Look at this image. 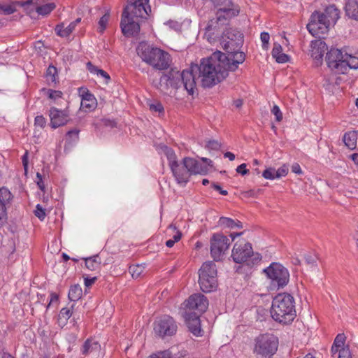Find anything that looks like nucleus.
<instances>
[{
    "label": "nucleus",
    "mask_w": 358,
    "mask_h": 358,
    "mask_svg": "<svg viewBox=\"0 0 358 358\" xmlns=\"http://www.w3.org/2000/svg\"><path fill=\"white\" fill-rule=\"evenodd\" d=\"M226 44L223 48L226 53L217 51L209 57L201 59V72L204 77L203 83L210 88L222 82L228 76V71H236L238 65L245 59L243 52L239 50L242 46L241 39Z\"/></svg>",
    "instance_id": "obj_1"
},
{
    "label": "nucleus",
    "mask_w": 358,
    "mask_h": 358,
    "mask_svg": "<svg viewBox=\"0 0 358 358\" xmlns=\"http://www.w3.org/2000/svg\"><path fill=\"white\" fill-rule=\"evenodd\" d=\"M201 61L199 64H192L189 69L183 70L182 73L171 69L160 78L159 89L164 92L169 87L179 89L183 87L187 93L193 95L196 90V76L201 79L203 87H207L203 83V76L201 72Z\"/></svg>",
    "instance_id": "obj_2"
},
{
    "label": "nucleus",
    "mask_w": 358,
    "mask_h": 358,
    "mask_svg": "<svg viewBox=\"0 0 358 358\" xmlns=\"http://www.w3.org/2000/svg\"><path fill=\"white\" fill-rule=\"evenodd\" d=\"M271 315L278 323L292 322L296 316L294 297L288 293L278 294L272 301Z\"/></svg>",
    "instance_id": "obj_3"
},
{
    "label": "nucleus",
    "mask_w": 358,
    "mask_h": 358,
    "mask_svg": "<svg viewBox=\"0 0 358 358\" xmlns=\"http://www.w3.org/2000/svg\"><path fill=\"white\" fill-rule=\"evenodd\" d=\"M138 55L141 59L157 70L167 69L171 63V57L166 52L141 42L136 48Z\"/></svg>",
    "instance_id": "obj_4"
},
{
    "label": "nucleus",
    "mask_w": 358,
    "mask_h": 358,
    "mask_svg": "<svg viewBox=\"0 0 358 358\" xmlns=\"http://www.w3.org/2000/svg\"><path fill=\"white\" fill-rule=\"evenodd\" d=\"M136 9L131 5H127L122 14L120 27L123 34L131 36L137 34L140 31V22L149 16L148 8Z\"/></svg>",
    "instance_id": "obj_5"
},
{
    "label": "nucleus",
    "mask_w": 358,
    "mask_h": 358,
    "mask_svg": "<svg viewBox=\"0 0 358 358\" xmlns=\"http://www.w3.org/2000/svg\"><path fill=\"white\" fill-rule=\"evenodd\" d=\"M215 4L220 8L216 12V17L208 22L207 30L211 31L220 29L227 25L229 20L238 15L239 10L231 0H214Z\"/></svg>",
    "instance_id": "obj_6"
},
{
    "label": "nucleus",
    "mask_w": 358,
    "mask_h": 358,
    "mask_svg": "<svg viewBox=\"0 0 358 358\" xmlns=\"http://www.w3.org/2000/svg\"><path fill=\"white\" fill-rule=\"evenodd\" d=\"M278 338L272 334H260L255 339L253 353L263 358H271L277 352Z\"/></svg>",
    "instance_id": "obj_7"
},
{
    "label": "nucleus",
    "mask_w": 358,
    "mask_h": 358,
    "mask_svg": "<svg viewBox=\"0 0 358 358\" xmlns=\"http://www.w3.org/2000/svg\"><path fill=\"white\" fill-rule=\"evenodd\" d=\"M199 283L203 292H210L216 288L217 268L213 262L209 261L203 264L199 271Z\"/></svg>",
    "instance_id": "obj_8"
},
{
    "label": "nucleus",
    "mask_w": 358,
    "mask_h": 358,
    "mask_svg": "<svg viewBox=\"0 0 358 358\" xmlns=\"http://www.w3.org/2000/svg\"><path fill=\"white\" fill-rule=\"evenodd\" d=\"M166 155L169 161V166L176 181L179 184L185 185L191 176L185 166L183 160L180 163L178 162L176 153L171 148H166Z\"/></svg>",
    "instance_id": "obj_9"
},
{
    "label": "nucleus",
    "mask_w": 358,
    "mask_h": 358,
    "mask_svg": "<svg viewBox=\"0 0 358 358\" xmlns=\"http://www.w3.org/2000/svg\"><path fill=\"white\" fill-rule=\"evenodd\" d=\"M177 329L175 320L169 315L158 318L153 324L155 334L161 338L172 336L176 333Z\"/></svg>",
    "instance_id": "obj_10"
},
{
    "label": "nucleus",
    "mask_w": 358,
    "mask_h": 358,
    "mask_svg": "<svg viewBox=\"0 0 358 358\" xmlns=\"http://www.w3.org/2000/svg\"><path fill=\"white\" fill-rule=\"evenodd\" d=\"M264 272L272 280V283L276 285L278 288L285 287L289 282V272L280 264L272 263L264 270Z\"/></svg>",
    "instance_id": "obj_11"
},
{
    "label": "nucleus",
    "mask_w": 358,
    "mask_h": 358,
    "mask_svg": "<svg viewBox=\"0 0 358 358\" xmlns=\"http://www.w3.org/2000/svg\"><path fill=\"white\" fill-rule=\"evenodd\" d=\"M210 255L214 261H220L228 250L229 239L222 234H214L210 240Z\"/></svg>",
    "instance_id": "obj_12"
},
{
    "label": "nucleus",
    "mask_w": 358,
    "mask_h": 358,
    "mask_svg": "<svg viewBox=\"0 0 358 358\" xmlns=\"http://www.w3.org/2000/svg\"><path fill=\"white\" fill-rule=\"evenodd\" d=\"M346 52L343 50L331 48L327 52L326 61L328 67L335 73L343 74Z\"/></svg>",
    "instance_id": "obj_13"
},
{
    "label": "nucleus",
    "mask_w": 358,
    "mask_h": 358,
    "mask_svg": "<svg viewBox=\"0 0 358 358\" xmlns=\"http://www.w3.org/2000/svg\"><path fill=\"white\" fill-rule=\"evenodd\" d=\"M323 17L320 11L312 13L309 23L307 24V29L313 36L321 37V35L327 34L332 27Z\"/></svg>",
    "instance_id": "obj_14"
},
{
    "label": "nucleus",
    "mask_w": 358,
    "mask_h": 358,
    "mask_svg": "<svg viewBox=\"0 0 358 358\" xmlns=\"http://www.w3.org/2000/svg\"><path fill=\"white\" fill-rule=\"evenodd\" d=\"M185 306L189 309L187 312L196 310V313L202 314L208 307V301L207 298L201 294H194L191 295L185 301Z\"/></svg>",
    "instance_id": "obj_15"
},
{
    "label": "nucleus",
    "mask_w": 358,
    "mask_h": 358,
    "mask_svg": "<svg viewBox=\"0 0 358 358\" xmlns=\"http://www.w3.org/2000/svg\"><path fill=\"white\" fill-rule=\"evenodd\" d=\"M252 245L249 243H236L232 250L231 257L236 263H242L252 255Z\"/></svg>",
    "instance_id": "obj_16"
},
{
    "label": "nucleus",
    "mask_w": 358,
    "mask_h": 358,
    "mask_svg": "<svg viewBox=\"0 0 358 358\" xmlns=\"http://www.w3.org/2000/svg\"><path fill=\"white\" fill-rule=\"evenodd\" d=\"M49 117L50 119V127L56 129L66 124L69 121V113L65 110H59L55 107H52L49 110Z\"/></svg>",
    "instance_id": "obj_17"
},
{
    "label": "nucleus",
    "mask_w": 358,
    "mask_h": 358,
    "mask_svg": "<svg viewBox=\"0 0 358 358\" xmlns=\"http://www.w3.org/2000/svg\"><path fill=\"white\" fill-rule=\"evenodd\" d=\"M78 92L81 97L80 109L85 112H90L94 110L97 103L94 95L85 87H80Z\"/></svg>",
    "instance_id": "obj_18"
},
{
    "label": "nucleus",
    "mask_w": 358,
    "mask_h": 358,
    "mask_svg": "<svg viewBox=\"0 0 358 358\" xmlns=\"http://www.w3.org/2000/svg\"><path fill=\"white\" fill-rule=\"evenodd\" d=\"M199 313L185 311L184 317L189 330L196 336H201Z\"/></svg>",
    "instance_id": "obj_19"
},
{
    "label": "nucleus",
    "mask_w": 358,
    "mask_h": 358,
    "mask_svg": "<svg viewBox=\"0 0 358 358\" xmlns=\"http://www.w3.org/2000/svg\"><path fill=\"white\" fill-rule=\"evenodd\" d=\"M12 199V194L7 188L2 187L0 189V227L6 221V208Z\"/></svg>",
    "instance_id": "obj_20"
},
{
    "label": "nucleus",
    "mask_w": 358,
    "mask_h": 358,
    "mask_svg": "<svg viewBox=\"0 0 358 358\" xmlns=\"http://www.w3.org/2000/svg\"><path fill=\"white\" fill-rule=\"evenodd\" d=\"M21 6L25 7L26 8H29V6H31V10H35L39 15H47L55 8L56 5L55 3H48L40 5L38 0L35 1L33 0H28L21 3Z\"/></svg>",
    "instance_id": "obj_21"
},
{
    "label": "nucleus",
    "mask_w": 358,
    "mask_h": 358,
    "mask_svg": "<svg viewBox=\"0 0 358 358\" xmlns=\"http://www.w3.org/2000/svg\"><path fill=\"white\" fill-rule=\"evenodd\" d=\"M311 57L313 59L316 60L317 63H321L324 54L327 50L328 48L324 41L317 39L311 42Z\"/></svg>",
    "instance_id": "obj_22"
},
{
    "label": "nucleus",
    "mask_w": 358,
    "mask_h": 358,
    "mask_svg": "<svg viewBox=\"0 0 358 358\" xmlns=\"http://www.w3.org/2000/svg\"><path fill=\"white\" fill-rule=\"evenodd\" d=\"M182 160L190 176L193 174H204L208 171L207 165H202L199 162L193 158L185 157Z\"/></svg>",
    "instance_id": "obj_23"
},
{
    "label": "nucleus",
    "mask_w": 358,
    "mask_h": 358,
    "mask_svg": "<svg viewBox=\"0 0 358 358\" xmlns=\"http://www.w3.org/2000/svg\"><path fill=\"white\" fill-rule=\"evenodd\" d=\"M323 18L331 26H334L337 20L340 18V10L335 5L327 6L324 12H320Z\"/></svg>",
    "instance_id": "obj_24"
},
{
    "label": "nucleus",
    "mask_w": 358,
    "mask_h": 358,
    "mask_svg": "<svg viewBox=\"0 0 358 358\" xmlns=\"http://www.w3.org/2000/svg\"><path fill=\"white\" fill-rule=\"evenodd\" d=\"M239 38L243 43V36L240 31L232 28L226 29L223 32V36L222 38V46L223 48H224V45L226 44H229L231 45L230 42H235V41H238Z\"/></svg>",
    "instance_id": "obj_25"
},
{
    "label": "nucleus",
    "mask_w": 358,
    "mask_h": 358,
    "mask_svg": "<svg viewBox=\"0 0 358 358\" xmlns=\"http://www.w3.org/2000/svg\"><path fill=\"white\" fill-rule=\"evenodd\" d=\"M345 9L349 17L358 20V0H348Z\"/></svg>",
    "instance_id": "obj_26"
},
{
    "label": "nucleus",
    "mask_w": 358,
    "mask_h": 358,
    "mask_svg": "<svg viewBox=\"0 0 358 358\" xmlns=\"http://www.w3.org/2000/svg\"><path fill=\"white\" fill-rule=\"evenodd\" d=\"M358 138V134L357 131H352L345 134L343 141L350 150H354L356 148L357 142Z\"/></svg>",
    "instance_id": "obj_27"
},
{
    "label": "nucleus",
    "mask_w": 358,
    "mask_h": 358,
    "mask_svg": "<svg viewBox=\"0 0 358 358\" xmlns=\"http://www.w3.org/2000/svg\"><path fill=\"white\" fill-rule=\"evenodd\" d=\"M23 2L12 1L9 3L0 2V15H8L17 10V6H21Z\"/></svg>",
    "instance_id": "obj_28"
},
{
    "label": "nucleus",
    "mask_w": 358,
    "mask_h": 358,
    "mask_svg": "<svg viewBox=\"0 0 358 358\" xmlns=\"http://www.w3.org/2000/svg\"><path fill=\"white\" fill-rule=\"evenodd\" d=\"M345 61L344 68H343V74L347 73L348 69H358V57L352 56L346 52Z\"/></svg>",
    "instance_id": "obj_29"
},
{
    "label": "nucleus",
    "mask_w": 358,
    "mask_h": 358,
    "mask_svg": "<svg viewBox=\"0 0 358 358\" xmlns=\"http://www.w3.org/2000/svg\"><path fill=\"white\" fill-rule=\"evenodd\" d=\"M74 29L75 27L71 23H70L66 27H64V23H62L55 27V31L59 36L67 37L73 32Z\"/></svg>",
    "instance_id": "obj_30"
},
{
    "label": "nucleus",
    "mask_w": 358,
    "mask_h": 358,
    "mask_svg": "<svg viewBox=\"0 0 358 358\" xmlns=\"http://www.w3.org/2000/svg\"><path fill=\"white\" fill-rule=\"evenodd\" d=\"M82 288L79 285H74L71 287L69 292V299L71 301H76L79 299H80L82 296Z\"/></svg>",
    "instance_id": "obj_31"
},
{
    "label": "nucleus",
    "mask_w": 358,
    "mask_h": 358,
    "mask_svg": "<svg viewBox=\"0 0 358 358\" xmlns=\"http://www.w3.org/2000/svg\"><path fill=\"white\" fill-rule=\"evenodd\" d=\"M85 266L90 271L96 270L100 265L101 261L99 255H94L85 259Z\"/></svg>",
    "instance_id": "obj_32"
},
{
    "label": "nucleus",
    "mask_w": 358,
    "mask_h": 358,
    "mask_svg": "<svg viewBox=\"0 0 358 358\" xmlns=\"http://www.w3.org/2000/svg\"><path fill=\"white\" fill-rule=\"evenodd\" d=\"M99 347L96 342H92L91 340L87 339L83 345V354L87 355L92 351L98 350Z\"/></svg>",
    "instance_id": "obj_33"
},
{
    "label": "nucleus",
    "mask_w": 358,
    "mask_h": 358,
    "mask_svg": "<svg viewBox=\"0 0 358 358\" xmlns=\"http://www.w3.org/2000/svg\"><path fill=\"white\" fill-rule=\"evenodd\" d=\"M149 0H128L127 5H131L135 8L141 10V8H148V12H151V8L148 6L146 7Z\"/></svg>",
    "instance_id": "obj_34"
},
{
    "label": "nucleus",
    "mask_w": 358,
    "mask_h": 358,
    "mask_svg": "<svg viewBox=\"0 0 358 358\" xmlns=\"http://www.w3.org/2000/svg\"><path fill=\"white\" fill-rule=\"evenodd\" d=\"M218 224L222 227L234 229L235 228V220L229 217H222L219 220Z\"/></svg>",
    "instance_id": "obj_35"
},
{
    "label": "nucleus",
    "mask_w": 358,
    "mask_h": 358,
    "mask_svg": "<svg viewBox=\"0 0 358 358\" xmlns=\"http://www.w3.org/2000/svg\"><path fill=\"white\" fill-rule=\"evenodd\" d=\"M144 271V266L142 265H132L129 267V272L133 278H138Z\"/></svg>",
    "instance_id": "obj_36"
},
{
    "label": "nucleus",
    "mask_w": 358,
    "mask_h": 358,
    "mask_svg": "<svg viewBox=\"0 0 358 358\" xmlns=\"http://www.w3.org/2000/svg\"><path fill=\"white\" fill-rule=\"evenodd\" d=\"M72 313L70 309L67 308H63L59 314V322H63L65 324L66 321L71 317Z\"/></svg>",
    "instance_id": "obj_37"
},
{
    "label": "nucleus",
    "mask_w": 358,
    "mask_h": 358,
    "mask_svg": "<svg viewBox=\"0 0 358 358\" xmlns=\"http://www.w3.org/2000/svg\"><path fill=\"white\" fill-rule=\"evenodd\" d=\"M110 18V14L109 13H105L99 20V27L98 30L100 33H103V31L106 29L107 24Z\"/></svg>",
    "instance_id": "obj_38"
},
{
    "label": "nucleus",
    "mask_w": 358,
    "mask_h": 358,
    "mask_svg": "<svg viewBox=\"0 0 358 358\" xmlns=\"http://www.w3.org/2000/svg\"><path fill=\"white\" fill-rule=\"evenodd\" d=\"M205 148L208 150H219L221 143L216 140H208L206 141Z\"/></svg>",
    "instance_id": "obj_39"
},
{
    "label": "nucleus",
    "mask_w": 358,
    "mask_h": 358,
    "mask_svg": "<svg viewBox=\"0 0 358 358\" xmlns=\"http://www.w3.org/2000/svg\"><path fill=\"white\" fill-rule=\"evenodd\" d=\"M346 337L344 334H339L334 339L333 345L338 348H344Z\"/></svg>",
    "instance_id": "obj_40"
},
{
    "label": "nucleus",
    "mask_w": 358,
    "mask_h": 358,
    "mask_svg": "<svg viewBox=\"0 0 358 358\" xmlns=\"http://www.w3.org/2000/svg\"><path fill=\"white\" fill-rule=\"evenodd\" d=\"M275 169L274 168L270 167L263 171L262 176L265 179L273 180V179L277 178L275 177Z\"/></svg>",
    "instance_id": "obj_41"
},
{
    "label": "nucleus",
    "mask_w": 358,
    "mask_h": 358,
    "mask_svg": "<svg viewBox=\"0 0 358 358\" xmlns=\"http://www.w3.org/2000/svg\"><path fill=\"white\" fill-rule=\"evenodd\" d=\"M47 124L46 119L43 115H37L34 119L35 127L43 129Z\"/></svg>",
    "instance_id": "obj_42"
},
{
    "label": "nucleus",
    "mask_w": 358,
    "mask_h": 358,
    "mask_svg": "<svg viewBox=\"0 0 358 358\" xmlns=\"http://www.w3.org/2000/svg\"><path fill=\"white\" fill-rule=\"evenodd\" d=\"M149 358H172V354L170 350L158 352L149 357Z\"/></svg>",
    "instance_id": "obj_43"
},
{
    "label": "nucleus",
    "mask_w": 358,
    "mask_h": 358,
    "mask_svg": "<svg viewBox=\"0 0 358 358\" xmlns=\"http://www.w3.org/2000/svg\"><path fill=\"white\" fill-rule=\"evenodd\" d=\"M149 108L152 112H158L159 113L164 112V107L162 104L159 101L150 103Z\"/></svg>",
    "instance_id": "obj_44"
},
{
    "label": "nucleus",
    "mask_w": 358,
    "mask_h": 358,
    "mask_svg": "<svg viewBox=\"0 0 358 358\" xmlns=\"http://www.w3.org/2000/svg\"><path fill=\"white\" fill-rule=\"evenodd\" d=\"M288 166L285 164L282 165L278 170H275V177L280 178L282 176H285L288 173Z\"/></svg>",
    "instance_id": "obj_45"
},
{
    "label": "nucleus",
    "mask_w": 358,
    "mask_h": 358,
    "mask_svg": "<svg viewBox=\"0 0 358 358\" xmlns=\"http://www.w3.org/2000/svg\"><path fill=\"white\" fill-rule=\"evenodd\" d=\"M34 213L35 215L41 220H43L46 215L45 210L41 206L40 204L36 206Z\"/></svg>",
    "instance_id": "obj_46"
},
{
    "label": "nucleus",
    "mask_w": 358,
    "mask_h": 358,
    "mask_svg": "<svg viewBox=\"0 0 358 358\" xmlns=\"http://www.w3.org/2000/svg\"><path fill=\"white\" fill-rule=\"evenodd\" d=\"M338 358H352L351 352L348 346L343 348L339 350Z\"/></svg>",
    "instance_id": "obj_47"
},
{
    "label": "nucleus",
    "mask_w": 358,
    "mask_h": 358,
    "mask_svg": "<svg viewBox=\"0 0 358 358\" xmlns=\"http://www.w3.org/2000/svg\"><path fill=\"white\" fill-rule=\"evenodd\" d=\"M271 113L275 116L276 121L280 122L282 120V113L277 105L273 106Z\"/></svg>",
    "instance_id": "obj_48"
},
{
    "label": "nucleus",
    "mask_w": 358,
    "mask_h": 358,
    "mask_svg": "<svg viewBox=\"0 0 358 358\" xmlns=\"http://www.w3.org/2000/svg\"><path fill=\"white\" fill-rule=\"evenodd\" d=\"M260 38L262 42L263 48H267L268 45V42L270 39V36L267 32H262L260 35Z\"/></svg>",
    "instance_id": "obj_49"
},
{
    "label": "nucleus",
    "mask_w": 358,
    "mask_h": 358,
    "mask_svg": "<svg viewBox=\"0 0 358 358\" xmlns=\"http://www.w3.org/2000/svg\"><path fill=\"white\" fill-rule=\"evenodd\" d=\"M317 257L315 255H307L305 256L306 262L310 266L316 265Z\"/></svg>",
    "instance_id": "obj_50"
},
{
    "label": "nucleus",
    "mask_w": 358,
    "mask_h": 358,
    "mask_svg": "<svg viewBox=\"0 0 358 358\" xmlns=\"http://www.w3.org/2000/svg\"><path fill=\"white\" fill-rule=\"evenodd\" d=\"M79 132H80L79 129H73L69 130L66 133V136L69 138H73V140H78V139Z\"/></svg>",
    "instance_id": "obj_51"
},
{
    "label": "nucleus",
    "mask_w": 358,
    "mask_h": 358,
    "mask_svg": "<svg viewBox=\"0 0 358 358\" xmlns=\"http://www.w3.org/2000/svg\"><path fill=\"white\" fill-rule=\"evenodd\" d=\"M282 51V46L278 43H274L273 50H272V56L275 58L279 54H280Z\"/></svg>",
    "instance_id": "obj_52"
},
{
    "label": "nucleus",
    "mask_w": 358,
    "mask_h": 358,
    "mask_svg": "<svg viewBox=\"0 0 358 358\" xmlns=\"http://www.w3.org/2000/svg\"><path fill=\"white\" fill-rule=\"evenodd\" d=\"M275 59L278 63H285L288 61L289 57L287 55L281 52Z\"/></svg>",
    "instance_id": "obj_53"
},
{
    "label": "nucleus",
    "mask_w": 358,
    "mask_h": 358,
    "mask_svg": "<svg viewBox=\"0 0 358 358\" xmlns=\"http://www.w3.org/2000/svg\"><path fill=\"white\" fill-rule=\"evenodd\" d=\"M236 172L238 173H240V174L244 176V175H246L249 172V170L246 169L245 164H242L236 168Z\"/></svg>",
    "instance_id": "obj_54"
},
{
    "label": "nucleus",
    "mask_w": 358,
    "mask_h": 358,
    "mask_svg": "<svg viewBox=\"0 0 358 358\" xmlns=\"http://www.w3.org/2000/svg\"><path fill=\"white\" fill-rule=\"evenodd\" d=\"M57 73V69L53 66H50L47 70V76L52 77V80H55V76Z\"/></svg>",
    "instance_id": "obj_55"
},
{
    "label": "nucleus",
    "mask_w": 358,
    "mask_h": 358,
    "mask_svg": "<svg viewBox=\"0 0 358 358\" xmlns=\"http://www.w3.org/2000/svg\"><path fill=\"white\" fill-rule=\"evenodd\" d=\"M59 300V296L56 293H51L50 294V300L49 303L47 306V308H49L52 303H57Z\"/></svg>",
    "instance_id": "obj_56"
},
{
    "label": "nucleus",
    "mask_w": 358,
    "mask_h": 358,
    "mask_svg": "<svg viewBox=\"0 0 358 358\" xmlns=\"http://www.w3.org/2000/svg\"><path fill=\"white\" fill-rule=\"evenodd\" d=\"M62 95V92L57 90H50L49 93V97L50 99H57L61 97Z\"/></svg>",
    "instance_id": "obj_57"
},
{
    "label": "nucleus",
    "mask_w": 358,
    "mask_h": 358,
    "mask_svg": "<svg viewBox=\"0 0 358 358\" xmlns=\"http://www.w3.org/2000/svg\"><path fill=\"white\" fill-rule=\"evenodd\" d=\"M212 187H213L214 189H215V190H217V191H219V192H220V193L222 195L225 196V195H227V194H228V192H227V190H223V189H222V187H220V185H218V184H217V183H213V184H212Z\"/></svg>",
    "instance_id": "obj_58"
},
{
    "label": "nucleus",
    "mask_w": 358,
    "mask_h": 358,
    "mask_svg": "<svg viewBox=\"0 0 358 358\" xmlns=\"http://www.w3.org/2000/svg\"><path fill=\"white\" fill-rule=\"evenodd\" d=\"M292 172H294L296 174L302 173L301 169L300 167V165L298 163H294V164H292Z\"/></svg>",
    "instance_id": "obj_59"
},
{
    "label": "nucleus",
    "mask_w": 358,
    "mask_h": 358,
    "mask_svg": "<svg viewBox=\"0 0 358 358\" xmlns=\"http://www.w3.org/2000/svg\"><path fill=\"white\" fill-rule=\"evenodd\" d=\"M87 69L91 72V73H98V71L99 69H97L96 66H94L91 62H87Z\"/></svg>",
    "instance_id": "obj_60"
},
{
    "label": "nucleus",
    "mask_w": 358,
    "mask_h": 358,
    "mask_svg": "<svg viewBox=\"0 0 358 358\" xmlns=\"http://www.w3.org/2000/svg\"><path fill=\"white\" fill-rule=\"evenodd\" d=\"M96 277H93V278H85V285L87 287H90L92 284L94 283V282L96 281Z\"/></svg>",
    "instance_id": "obj_61"
},
{
    "label": "nucleus",
    "mask_w": 358,
    "mask_h": 358,
    "mask_svg": "<svg viewBox=\"0 0 358 358\" xmlns=\"http://www.w3.org/2000/svg\"><path fill=\"white\" fill-rule=\"evenodd\" d=\"M97 74L100 75L101 76L104 78L106 80V83H108V81L110 79V76L108 75V73L107 72H106L105 71L102 70V69H99L98 71V73Z\"/></svg>",
    "instance_id": "obj_62"
},
{
    "label": "nucleus",
    "mask_w": 358,
    "mask_h": 358,
    "mask_svg": "<svg viewBox=\"0 0 358 358\" xmlns=\"http://www.w3.org/2000/svg\"><path fill=\"white\" fill-rule=\"evenodd\" d=\"M245 197H255L256 192L254 189H250L242 193Z\"/></svg>",
    "instance_id": "obj_63"
},
{
    "label": "nucleus",
    "mask_w": 358,
    "mask_h": 358,
    "mask_svg": "<svg viewBox=\"0 0 358 358\" xmlns=\"http://www.w3.org/2000/svg\"><path fill=\"white\" fill-rule=\"evenodd\" d=\"M22 164H23V166H24L25 171H27V166H28V152H26L25 154L22 157Z\"/></svg>",
    "instance_id": "obj_64"
}]
</instances>
